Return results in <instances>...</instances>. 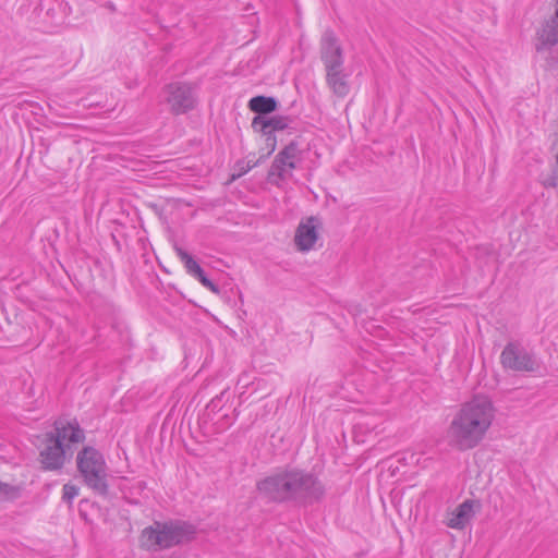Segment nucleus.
<instances>
[{
	"label": "nucleus",
	"instance_id": "obj_22",
	"mask_svg": "<svg viewBox=\"0 0 558 558\" xmlns=\"http://www.w3.org/2000/svg\"><path fill=\"white\" fill-rule=\"evenodd\" d=\"M109 9L113 11V10H114L113 4H110V5H109Z\"/></svg>",
	"mask_w": 558,
	"mask_h": 558
},
{
	"label": "nucleus",
	"instance_id": "obj_11",
	"mask_svg": "<svg viewBox=\"0 0 558 558\" xmlns=\"http://www.w3.org/2000/svg\"><path fill=\"white\" fill-rule=\"evenodd\" d=\"M555 13L546 20L536 33L537 52L547 50L558 44V0H554Z\"/></svg>",
	"mask_w": 558,
	"mask_h": 558
},
{
	"label": "nucleus",
	"instance_id": "obj_4",
	"mask_svg": "<svg viewBox=\"0 0 558 558\" xmlns=\"http://www.w3.org/2000/svg\"><path fill=\"white\" fill-rule=\"evenodd\" d=\"M77 470L84 483L95 493L108 494V470L104 456L93 447H84L76 457Z\"/></svg>",
	"mask_w": 558,
	"mask_h": 558
},
{
	"label": "nucleus",
	"instance_id": "obj_20",
	"mask_svg": "<svg viewBox=\"0 0 558 558\" xmlns=\"http://www.w3.org/2000/svg\"><path fill=\"white\" fill-rule=\"evenodd\" d=\"M193 277L196 278L204 287L208 288L211 292L219 293L218 286L207 278L202 267L199 268V272H195Z\"/></svg>",
	"mask_w": 558,
	"mask_h": 558
},
{
	"label": "nucleus",
	"instance_id": "obj_18",
	"mask_svg": "<svg viewBox=\"0 0 558 558\" xmlns=\"http://www.w3.org/2000/svg\"><path fill=\"white\" fill-rule=\"evenodd\" d=\"M265 158H266V156H262L259 158H255V155H250L245 159L239 160L236 162V168H238L239 172H238L236 175L233 174V178L234 177H241V175L247 173L251 169H253L256 166H258L259 162L262 160H264Z\"/></svg>",
	"mask_w": 558,
	"mask_h": 558
},
{
	"label": "nucleus",
	"instance_id": "obj_2",
	"mask_svg": "<svg viewBox=\"0 0 558 558\" xmlns=\"http://www.w3.org/2000/svg\"><path fill=\"white\" fill-rule=\"evenodd\" d=\"M196 529L182 520L154 521L140 536L141 546L147 550L159 551L194 539Z\"/></svg>",
	"mask_w": 558,
	"mask_h": 558
},
{
	"label": "nucleus",
	"instance_id": "obj_3",
	"mask_svg": "<svg viewBox=\"0 0 558 558\" xmlns=\"http://www.w3.org/2000/svg\"><path fill=\"white\" fill-rule=\"evenodd\" d=\"M320 59L326 71V83L332 93L343 98L350 93L349 74L343 68V51L333 32L326 31L320 40Z\"/></svg>",
	"mask_w": 558,
	"mask_h": 558
},
{
	"label": "nucleus",
	"instance_id": "obj_6",
	"mask_svg": "<svg viewBox=\"0 0 558 558\" xmlns=\"http://www.w3.org/2000/svg\"><path fill=\"white\" fill-rule=\"evenodd\" d=\"M500 363L505 369L519 373H534L541 369V361L536 355L514 341L508 342L504 348Z\"/></svg>",
	"mask_w": 558,
	"mask_h": 558
},
{
	"label": "nucleus",
	"instance_id": "obj_10",
	"mask_svg": "<svg viewBox=\"0 0 558 558\" xmlns=\"http://www.w3.org/2000/svg\"><path fill=\"white\" fill-rule=\"evenodd\" d=\"M166 101L174 114L185 113L194 108L195 97L190 85L172 83L166 87Z\"/></svg>",
	"mask_w": 558,
	"mask_h": 558
},
{
	"label": "nucleus",
	"instance_id": "obj_12",
	"mask_svg": "<svg viewBox=\"0 0 558 558\" xmlns=\"http://www.w3.org/2000/svg\"><path fill=\"white\" fill-rule=\"evenodd\" d=\"M316 219L310 217L301 222L295 231L294 242L299 251L307 252L314 247L318 239V232L315 226Z\"/></svg>",
	"mask_w": 558,
	"mask_h": 558
},
{
	"label": "nucleus",
	"instance_id": "obj_14",
	"mask_svg": "<svg viewBox=\"0 0 558 558\" xmlns=\"http://www.w3.org/2000/svg\"><path fill=\"white\" fill-rule=\"evenodd\" d=\"M293 120L286 116H274L265 118L256 116L253 118L252 128L255 132H260L264 135H270L275 131H282L290 126Z\"/></svg>",
	"mask_w": 558,
	"mask_h": 558
},
{
	"label": "nucleus",
	"instance_id": "obj_7",
	"mask_svg": "<svg viewBox=\"0 0 558 558\" xmlns=\"http://www.w3.org/2000/svg\"><path fill=\"white\" fill-rule=\"evenodd\" d=\"M324 495L325 486L316 475L294 469V502L312 505L320 501Z\"/></svg>",
	"mask_w": 558,
	"mask_h": 558
},
{
	"label": "nucleus",
	"instance_id": "obj_16",
	"mask_svg": "<svg viewBox=\"0 0 558 558\" xmlns=\"http://www.w3.org/2000/svg\"><path fill=\"white\" fill-rule=\"evenodd\" d=\"M248 108L251 111L264 117L277 110V100L274 97L255 96L250 99Z\"/></svg>",
	"mask_w": 558,
	"mask_h": 558
},
{
	"label": "nucleus",
	"instance_id": "obj_9",
	"mask_svg": "<svg viewBox=\"0 0 558 558\" xmlns=\"http://www.w3.org/2000/svg\"><path fill=\"white\" fill-rule=\"evenodd\" d=\"M301 150L296 142H290L275 157L268 172L270 181L275 178L286 180L292 175V170L296 168V161L300 160Z\"/></svg>",
	"mask_w": 558,
	"mask_h": 558
},
{
	"label": "nucleus",
	"instance_id": "obj_19",
	"mask_svg": "<svg viewBox=\"0 0 558 558\" xmlns=\"http://www.w3.org/2000/svg\"><path fill=\"white\" fill-rule=\"evenodd\" d=\"M19 497V487L0 482V502L12 501Z\"/></svg>",
	"mask_w": 558,
	"mask_h": 558
},
{
	"label": "nucleus",
	"instance_id": "obj_21",
	"mask_svg": "<svg viewBox=\"0 0 558 558\" xmlns=\"http://www.w3.org/2000/svg\"><path fill=\"white\" fill-rule=\"evenodd\" d=\"M78 495V487L71 483H66L62 488V499L68 504H72L73 499Z\"/></svg>",
	"mask_w": 558,
	"mask_h": 558
},
{
	"label": "nucleus",
	"instance_id": "obj_15",
	"mask_svg": "<svg viewBox=\"0 0 558 558\" xmlns=\"http://www.w3.org/2000/svg\"><path fill=\"white\" fill-rule=\"evenodd\" d=\"M480 506L477 501L466 499L459 505L447 520V525L451 529L462 530L474 517V506Z\"/></svg>",
	"mask_w": 558,
	"mask_h": 558
},
{
	"label": "nucleus",
	"instance_id": "obj_17",
	"mask_svg": "<svg viewBox=\"0 0 558 558\" xmlns=\"http://www.w3.org/2000/svg\"><path fill=\"white\" fill-rule=\"evenodd\" d=\"M174 251L180 258V260L184 264V268L186 269L187 274L193 276L195 272H199L201 266L193 258L192 255H190L186 251H184L180 246H175Z\"/></svg>",
	"mask_w": 558,
	"mask_h": 558
},
{
	"label": "nucleus",
	"instance_id": "obj_1",
	"mask_svg": "<svg viewBox=\"0 0 558 558\" xmlns=\"http://www.w3.org/2000/svg\"><path fill=\"white\" fill-rule=\"evenodd\" d=\"M494 417L495 408L488 397L476 396L463 403L447 429L449 446L460 451L475 448L484 439Z\"/></svg>",
	"mask_w": 558,
	"mask_h": 558
},
{
	"label": "nucleus",
	"instance_id": "obj_8",
	"mask_svg": "<svg viewBox=\"0 0 558 558\" xmlns=\"http://www.w3.org/2000/svg\"><path fill=\"white\" fill-rule=\"evenodd\" d=\"M39 459L44 470H60L65 462V445L46 433L38 437Z\"/></svg>",
	"mask_w": 558,
	"mask_h": 558
},
{
	"label": "nucleus",
	"instance_id": "obj_5",
	"mask_svg": "<svg viewBox=\"0 0 558 558\" xmlns=\"http://www.w3.org/2000/svg\"><path fill=\"white\" fill-rule=\"evenodd\" d=\"M259 494L274 502H294V469L275 473L257 483Z\"/></svg>",
	"mask_w": 558,
	"mask_h": 558
},
{
	"label": "nucleus",
	"instance_id": "obj_13",
	"mask_svg": "<svg viewBox=\"0 0 558 558\" xmlns=\"http://www.w3.org/2000/svg\"><path fill=\"white\" fill-rule=\"evenodd\" d=\"M54 430L50 432L52 437L59 439V442L64 445V441L77 444L84 440V432L78 426L77 422H66L64 420H57L54 422Z\"/></svg>",
	"mask_w": 558,
	"mask_h": 558
}]
</instances>
